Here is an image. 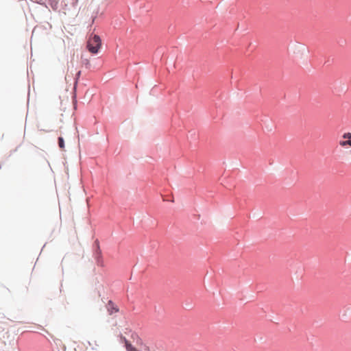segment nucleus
I'll return each mask as SVG.
<instances>
[{
	"label": "nucleus",
	"instance_id": "f257e3e1",
	"mask_svg": "<svg viewBox=\"0 0 351 351\" xmlns=\"http://www.w3.org/2000/svg\"><path fill=\"white\" fill-rule=\"evenodd\" d=\"M101 46V40L99 36L93 34L90 36L87 44V49L93 54H97Z\"/></svg>",
	"mask_w": 351,
	"mask_h": 351
},
{
	"label": "nucleus",
	"instance_id": "f03ea898",
	"mask_svg": "<svg viewBox=\"0 0 351 351\" xmlns=\"http://www.w3.org/2000/svg\"><path fill=\"white\" fill-rule=\"evenodd\" d=\"M93 256L96 261L97 265L99 267H104V264L103 261L102 252L100 248L99 242L98 239L95 240V241L93 243Z\"/></svg>",
	"mask_w": 351,
	"mask_h": 351
},
{
	"label": "nucleus",
	"instance_id": "7ed1b4c3",
	"mask_svg": "<svg viewBox=\"0 0 351 351\" xmlns=\"http://www.w3.org/2000/svg\"><path fill=\"white\" fill-rule=\"evenodd\" d=\"M80 74H81V71H79L76 75H75V83H74V86H73V95L72 96L73 97V99L75 101V103L76 104L77 103V100H76V90H77V81H78V79L80 78ZM75 108H76V106L75 107Z\"/></svg>",
	"mask_w": 351,
	"mask_h": 351
},
{
	"label": "nucleus",
	"instance_id": "20e7f679",
	"mask_svg": "<svg viewBox=\"0 0 351 351\" xmlns=\"http://www.w3.org/2000/svg\"><path fill=\"white\" fill-rule=\"evenodd\" d=\"M107 308H108V311L109 312L110 315H112L114 313L119 311V308H117V306L116 305H114V304L112 302V300L108 301Z\"/></svg>",
	"mask_w": 351,
	"mask_h": 351
},
{
	"label": "nucleus",
	"instance_id": "39448f33",
	"mask_svg": "<svg viewBox=\"0 0 351 351\" xmlns=\"http://www.w3.org/2000/svg\"><path fill=\"white\" fill-rule=\"evenodd\" d=\"M193 306V303L191 299L186 300L183 303V307L186 310H191Z\"/></svg>",
	"mask_w": 351,
	"mask_h": 351
},
{
	"label": "nucleus",
	"instance_id": "423d86ee",
	"mask_svg": "<svg viewBox=\"0 0 351 351\" xmlns=\"http://www.w3.org/2000/svg\"><path fill=\"white\" fill-rule=\"evenodd\" d=\"M348 317H351V306H347L345 313L340 316L342 320H346Z\"/></svg>",
	"mask_w": 351,
	"mask_h": 351
},
{
	"label": "nucleus",
	"instance_id": "0eeeda50",
	"mask_svg": "<svg viewBox=\"0 0 351 351\" xmlns=\"http://www.w3.org/2000/svg\"><path fill=\"white\" fill-rule=\"evenodd\" d=\"M48 4L53 10H57L58 8L59 0H47Z\"/></svg>",
	"mask_w": 351,
	"mask_h": 351
},
{
	"label": "nucleus",
	"instance_id": "6e6552de",
	"mask_svg": "<svg viewBox=\"0 0 351 351\" xmlns=\"http://www.w3.org/2000/svg\"><path fill=\"white\" fill-rule=\"evenodd\" d=\"M127 351H139L129 341L124 345Z\"/></svg>",
	"mask_w": 351,
	"mask_h": 351
},
{
	"label": "nucleus",
	"instance_id": "1a4fd4ad",
	"mask_svg": "<svg viewBox=\"0 0 351 351\" xmlns=\"http://www.w3.org/2000/svg\"><path fill=\"white\" fill-rule=\"evenodd\" d=\"M58 144L60 149H64L65 147L64 139L62 136H59L58 138Z\"/></svg>",
	"mask_w": 351,
	"mask_h": 351
},
{
	"label": "nucleus",
	"instance_id": "9d476101",
	"mask_svg": "<svg viewBox=\"0 0 351 351\" xmlns=\"http://www.w3.org/2000/svg\"><path fill=\"white\" fill-rule=\"evenodd\" d=\"M341 146L345 147L346 145H349L351 147V139H348L347 141H341L339 142Z\"/></svg>",
	"mask_w": 351,
	"mask_h": 351
},
{
	"label": "nucleus",
	"instance_id": "9b49d317",
	"mask_svg": "<svg viewBox=\"0 0 351 351\" xmlns=\"http://www.w3.org/2000/svg\"><path fill=\"white\" fill-rule=\"evenodd\" d=\"M33 1L41 5H43L45 7L47 8V4L45 3V2L43 0H33Z\"/></svg>",
	"mask_w": 351,
	"mask_h": 351
},
{
	"label": "nucleus",
	"instance_id": "f8f14e48",
	"mask_svg": "<svg viewBox=\"0 0 351 351\" xmlns=\"http://www.w3.org/2000/svg\"><path fill=\"white\" fill-rule=\"evenodd\" d=\"M82 63L84 65H85L86 68H87V69L90 68V62L88 61V60H87V59L84 60L82 61Z\"/></svg>",
	"mask_w": 351,
	"mask_h": 351
},
{
	"label": "nucleus",
	"instance_id": "ddd939ff",
	"mask_svg": "<svg viewBox=\"0 0 351 351\" xmlns=\"http://www.w3.org/2000/svg\"><path fill=\"white\" fill-rule=\"evenodd\" d=\"M343 138H348L351 139V133L350 132H346L343 134Z\"/></svg>",
	"mask_w": 351,
	"mask_h": 351
},
{
	"label": "nucleus",
	"instance_id": "4468645a",
	"mask_svg": "<svg viewBox=\"0 0 351 351\" xmlns=\"http://www.w3.org/2000/svg\"><path fill=\"white\" fill-rule=\"evenodd\" d=\"M120 341L121 343H124L125 344H126L128 342H129V341L123 335L120 336Z\"/></svg>",
	"mask_w": 351,
	"mask_h": 351
},
{
	"label": "nucleus",
	"instance_id": "2eb2a0df",
	"mask_svg": "<svg viewBox=\"0 0 351 351\" xmlns=\"http://www.w3.org/2000/svg\"><path fill=\"white\" fill-rule=\"evenodd\" d=\"M346 40L344 39H341L338 41V43L340 46H343V45L346 44Z\"/></svg>",
	"mask_w": 351,
	"mask_h": 351
},
{
	"label": "nucleus",
	"instance_id": "dca6fc26",
	"mask_svg": "<svg viewBox=\"0 0 351 351\" xmlns=\"http://www.w3.org/2000/svg\"><path fill=\"white\" fill-rule=\"evenodd\" d=\"M265 129L268 131V132H270L272 130V125L269 126V125H265Z\"/></svg>",
	"mask_w": 351,
	"mask_h": 351
},
{
	"label": "nucleus",
	"instance_id": "f3484780",
	"mask_svg": "<svg viewBox=\"0 0 351 351\" xmlns=\"http://www.w3.org/2000/svg\"><path fill=\"white\" fill-rule=\"evenodd\" d=\"M164 201H169V202H173V198H171V199H167L165 197H163Z\"/></svg>",
	"mask_w": 351,
	"mask_h": 351
},
{
	"label": "nucleus",
	"instance_id": "a211bd4d",
	"mask_svg": "<svg viewBox=\"0 0 351 351\" xmlns=\"http://www.w3.org/2000/svg\"><path fill=\"white\" fill-rule=\"evenodd\" d=\"M134 336H135V337H136L138 339L139 341H141V339L138 337V335H137V334H134V335H132V337H133V338H134Z\"/></svg>",
	"mask_w": 351,
	"mask_h": 351
},
{
	"label": "nucleus",
	"instance_id": "6ab92c4d",
	"mask_svg": "<svg viewBox=\"0 0 351 351\" xmlns=\"http://www.w3.org/2000/svg\"><path fill=\"white\" fill-rule=\"evenodd\" d=\"M74 1L72 3L73 5L75 6L78 2V0H73Z\"/></svg>",
	"mask_w": 351,
	"mask_h": 351
},
{
	"label": "nucleus",
	"instance_id": "aec40b11",
	"mask_svg": "<svg viewBox=\"0 0 351 351\" xmlns=\"http://www.w3.org/2000/svg\"><path fill=\"white\" fill-rule=\"evenodd\" d=\"M313 337H307V341H310L311 340H312Z\"/></svg>",
	"mask_w": 351,
	"mask_h": 351
},
{
	"label": "nucleus",
	"instance_id": "412c9836",
	"mask_svg": "<svg viewBox=\"0 0 351 351\" xmlns=\"http://www.w3.org/2000/svg\"><path fill=\"white\" fill-rule=\"evenodd\" d=\"M301 47H302L304 49L305 48V47L304 45H300Z\"/></svg>",
	"mask_w": 351,
	"mask_h": 351
},
{
	"label": "nucleus",
	"instance_id": "4be33fe9",
	"mask_svg": "<svg viewBox=\"0 0 351 351\" xmlns=\"http://www.w3.org/2000/svg\"><path fill=\"white\" fill-rule=\"evenodd\" d=\"M1 169V165L0 164V169Z\"/></svg>",
	"mask_w": 351,
	"mask_h": 351
}]
</instances>
